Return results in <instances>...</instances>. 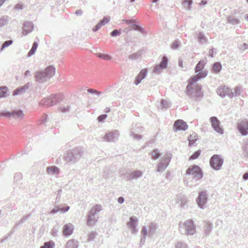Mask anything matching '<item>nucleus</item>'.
<instances>
[{
  "label": "nucleus",
  "instance_id": "1",
  "mask_svg": "<svg viewBox=\"0 0 248 248\" xmlns=\"http://www.w3.org/2000/svg\"><path fill=\"white\" fill-rule=\"evenodd\" d=\"M55 74V68L50 65L45 69L36 71L34 73V78L37 83H44L49 81Z\"/></svg>",
  "mask_w": 248,
  "mask_h": 248
},
{
  "label": "nucleus",
  "instance_id": "2",
  "mask_svg": "<svg viewBox=\"0 0 248 248\" xmlns=\"http://www.w3.org/2000/svg\"><path fill=\"white\" fill-rule=\"evenodd\" d=\"M84 154V150L80 147L73 149L68 151L64 156V159L66 161L75 164L78 162L82 157Z\"/></svg>",
  "mask_w": 248,
  "mask_h": 248
},
{
  "label": "nucleus",
  "instance_id": "3",
  "mask_svg": "<svg viewBox=\"0 0 248 248\" xmlns=\"http://www.w3.org/2000/svg\"><path fill=\"white\" fill-rule=\"evenodd\" d=\"M206 63V60H201L198 62L195 69V72L197 74L190 78V83H194L201 78H203L207 76L208 71L203 69Z\"/></svg>",
  "mask_w": 248,
  "mask_h": 248
},
{
  "label": "nucleus",
  "instance_id": "4",
  "mask_svg": "<svg viewBox=\"0 0 248 248\" xmlns=\"http://www.w3.org/2000/svg\"><path fill=\"white\" fill-rule=\"evenodd\" d=\"M179 231L181 234L193 235L195 232L196 226L192 219L186 220L183 224H179Z\"/></svg>",
  "mask_w": 248,
  "mask_h": 248
},
{
  "label": "nucleus",
  "instance_id": "5",
  "mask_svg": "<svg viewBox=\"0 0 248 248\" xmlns=\"http://www.w3.org/2000/svg\"><path fill=\"white\" fill-rule=\"evenodd\" d=\"M194 83H190V78L189 80L188 84L186 88V94L190 97L194 99L202 97L203 94L201 92L202 87L200 85L197 84L194 87H192Z\"/></svg>",
  "mask_w": 248,
  "mask_h": 248
},
{
  "label": "nucleus",
  "instance_id": "6",
  "mask_svg": "<svg viewBox=\"0 0 248 248\" xmlns=\"http://www.w3.org/2000/svg\"><path fill=\"white\" fill-rule=\"evenodd\" d=\"M102 206L100 204H96L93 206L87 215V224L89 226L94 225L98 221V217H95V215L102 210Z\"/></svg>",
  "mask_w": 248,
  "mask_h": 248
},
{
  "label": "nucleus",
  "instance_id": "7",
  "mask_svg": "<svg viewBox=\"0 0 248 248\" xmlns=\"http://www.w3.org/2000/svg\"><path fill=\"white\" fill-rule=\"evenodd\" d=\"M185 175H191L192 179L198 181L203 177V172L198 166L193 165L187 169Z\"/></svg>",
  "mask_w": 248,
  "mask_h": 248
},
{
  "label": "nucleus",
  "instance_id": "8",
  "mask_svg": "<svg viewBox=\"0 0 248 248\" xmlns=\"http://www.w3.org/2000/svg\"><path fill=\"white\" fill-rule=\"evenodd\" d=\"M223 163V159L218 155H214L210 159V166L216 170H220Z\"/></svg>",
  "mask_w": 248,
  "mask_h": 248
},
{
  "label": "nucleus",
  "instance_id": "9",
  "mask_svg": "<svg viewBox=\"0 0 248 248\" xmlns=\"http://www.w3.org/2000/svg\"><path fill=\"white\" fill-rule=\"evenodd\" d=\"M171 158L170 154H166L164 157L161 158L160 162L157 165L156 171L158 172H162L169 165Z\"/></svg>",
  "mask_w": 248,
  "mask_h": 248
},
{
  "label": "nucleus",
  "instance_id": "10",
  "mask_svg": "<svg viewBox=\"0 0 248 248\" xmlns=\"http://www.w3.org/2000/svg\"><path fill=\"white\" fill-rule=\"evenodd\" d=\"M24 116L23 112L21 109L14 110L12 112L1 111L0 112V117L4 116L6 117H12L15 119H22Z\"/></svg>",
  "mask_w": 248,
  "mask_h": 248
},
{
  "label": "nucleus",
  "instance_id": "11",
  "mask_svg": "<svg viewBox=\"0 0 248 248\" xmlns=\"http://www.w3.org/2000/svg\"><path fill=\"white\" fill-rule=\"evenodd\" d=\"M168 60L166 56L162 57L161 62L159 64L155 65L153 70V72L155 75L160 74L163 70L167 67Z\"/></svg>",
  "mask_w": 248,
  "mask_h": 248
},
{
  "label": "nucleus",
  "instance_id": "12",
  "mask_svg": "<svg viewBox=\"0 0 248 248\" xmlns=\"http://www.w3.org/2000/svg\"><path fill=\"white\" fill-rule=\"evenodd\" d=\"M208 197L206 191H202L199 193L198 196L196 199V202L200 208L204 209L205 208V205L207 202Z\"/></svg>",
  "mask_w": 248,
  "mask_h": 248
},
{
  "label": "nucleus",
  "instance_id": "13",
  "mask_svg": "<svg viewBox=\"0 0 248 248\" xmlns=\"http://www.w3.org/2000/svg\"><path fill=\"white\" fill-rule=\"evenodd\" d=\"M217 92V94L222 97H224L226 95L228 96L230 98H232L234 96V93L232 90L225 86L218 87Z\"/></svg>",
  "mask_w": 248,
  "mask_h": 248
},
{
  "label": "nucleus",
  "instance_id": "14",
  "mask_svg": "<svg viewBox=\"0 0 248 248\" xmlns=\"http://www.w3.org/2000/svg\"><path fill=\"white\" fill-rule=\"evenodd\" d=\"M212 128L220 134H223V129L220 127V122L217 117H211L210 119Z\"/></svg>",
  "mask_w": 248,
  "mask_h": 248
},
{
  "label": "nucleus",
  "instance_id": "15",
  "mask_svg": "<svg viewBox=\"0 0 248 248\" xmlns=\"http://www.w3.org/2000/svg\"><path fill=\"white\" fill-rule=\"evenodd\" d=\"M120 134L117 130L107 133L104 136V140L107 142H114L118 140Z\"/></svg>",
  "mask_w": 248,
  "mask_h": 248
},
{
  "label": "nucleus",
  "instance_id": "16",
  "mask_svg": "<svg viewBox=\"0 0 248 248\" xmlns=\"http://www.w3.org/2000/svg\"><path fill=\"white\" fill-rule=\"evenodd\" d=\"M173 128L175 132L180 130H186L188 128V125L182 120H176L173 125Z\"/></svg>",
  "mask_w": 248,
  "mask_h": 248
},
{
  "label": "nucleus",
  "instance_id": "17",
  "mask_svg": "<svg viewBox=\"0 0 248 248\" xmlns=\"http://www.w3.org/2000/svg\"><path fill=\"white\" fill-rule=\"evenodd\" d=\"M129 221L127 222V225L130 229L132 233H137L138 232L137 229L138 225V219L136 217H131L129 218Z\"/></svg>",
  "mask_w": 248,
  "mask_h": 248
},
{
  "label": "nucleus",
  "instance_id": "18",
  "mask_svg": "<svg viewBox=\"0 0 248 248\" xmlns=\"http://www.w3.org/2000/svg\"><path fill=\"white\" fill-rule=\"evenodd\" d=\"M238 130L243 136H246L248 134V121L245 120L242 121L238 124Z\"/></svg>",
  "mask_w": 248,
  "mask_h": 248
},
{
  "label": "nucleus",
  "instance_id": "19",
  "mask_svg": "<svg viewBox=\"0 0 248 248\" xmlns=\"http://www.w3.org/2000/svg\"><path fill=\"white\" fill-rule=\"evenodd\" d=\"M33 29V24L31 21L25 22L22 27V34L26 35L31 32Z\"/></svg>",
  "mask_w": 248,
  "mask_h": 248
},
{
  "label": "nucleus",
  "instance_id": "20",
  "mask_svg": "<svg viewBox=\"0 0 248 248\" xmlns=\"http://www.w3.org/2000/svg\"><path fill=\"white\" fill-rule=\"evenodd\" d=\"M147 70L146 69H142L140 73L136 76L134 83L137 85L139 84L141 81L145 78L147 74Z\"/></svg>",
  "mask_w": 248,
  "mask_h": 248
},
{
  "label": "nucleus",
  "instance_id": "21",
  "mask_svg": "<svg viewBox=\"0 0 248 248\" xmlns=\"http://www.w3.org/2000/svg\"><path fill=\"white\" fill-rule=\"evenodd\" d=\"M147 227L149 229L148 237L152 238L158 228V225L156 223L152 222L148 224Z\"/></svg>",
  "mask_w": 248,
  "mask_h": 248
},
{
  "label": "nucleus",
  "instance_id": "22",
  "mask_svg": "<svg viewBox=\"0 0 248 248\" xmlns=\"http://www.w3.org/2000/svg\"><path fill=\"white\" fill-rule=\"evenodd\" d=\"M31 84L29 82L27 83L24 86L16 89L13 93V95L15 96L18 94H21L24 93L30 88Z\"/></svg>",
  "mask_w": 248,
  "mask_h": 248
},
{
  "label": "nucleus",
  "instance_id": "23",
  "mask_svg": "<svg viewBox=\"0 0 248 248\" xmlns=\"http://www.w3.org/2000/svg\"><path fill=\"white\" fill-rule=\"evenodd\" d=\"M74 226L71 223H67L63 226L62 232L64 236L70 235L73 232Z\"/></svg>",
  "mask_w": 248,
  "mask_h": 248
},
{
  "label": "nucleus",
  "instance_id": "24",
  "mask_svg": "<svg viewBox=\"0 0 248 248\" xmlns=\"http://www.w3.org/2000/svg\"><path fill=\"white\" fill-rule=\"evenodd\" d=\"M143 175V173L140 170H135L130 173L127 176V180H131L132 179H137L141 177Z\"/></svg>",
  "mask_w": 248,
  "mask_h": 248
},
{
  "label": "nucleus",
  "instance_id": "25",
  "mask_svg": "<svg viewBox=\"0 0 248 248\" xmlns=\"http://www.w3.org/2000/svg\"><path fill=\"white\" fill-rule=\"evenodd\" d=\"M50 101L53 104V106L57 104L62 100V96L59 94H51L50 95Z\"/></svg>",
  "mask_w": 248,
  "mask_h": 248
},
{
  "label": "nucleus",
  "instance_id": "26",
  "mask_svg": "<svg viewBox=\"0 0 248 248\" xmlns=\"http://www.w3.org/2000/svg\"><path fill=\"white\" fill-rule=\"evenodd\" d=\"M205 225L203 229L204 235L207 236L212 231L213 224L209 222H205Z\"/></svg>",
  "mask_w": 248,
  "mask_h": 248
},
{
  "label": "nucleus",
  "instance_id": "27",
  "mask_svg": "<svg viewBox=\"0 0 248 248\" xmlns=\"http://www.w3.org/2000/svg\"><path fill=\"white\" fill-rule=\"evenodd\" d=\"M196 37L198 39V42L200 44H205L208 41L207 38L204 36L203 33L202 32H199L196 34Z\"/></svg>",
  "mask_w": 248,
  "mask_h": 248
},
{
  "label": "nucleus",
  "instance_id": "28",
  "mask_svg": "<svg viewBox=\"0 0 248 248\" xmlns=\"http://www.w3.org/2000/svg\"><path fill=\"white\" fill-rule=\"evenodd\" d=\"M50 96L48 97L42 99L39 104L40 105L46 107H50L53 106V104L50 101Z\"/></svg>",
  "mask_w": 248,
  "mask_h": 248
},
{
  "label": "nucleus",
  "instance_id": "29",
  "mask_svg": "<svg viewBox=\"0 0 248 248\" xmlns=\"http://www.w3.org/2000/svg\"><path fill=\"white\" fill-rule=\"evenodd\" d=\"M78 242L74 240H70L67 241L65 248H78Z\"/></svg>",
  "mask_w": 248,
  "mask_h": 248
},
{
  "label": "nucleus",
  "instance_id": "30",
  "mask_svg": "<svg viewBox=\"0 0 248 248\" xmlns=\"http://www.w3.org/2000/svg\"><path fill=\"white\" fill-rule=\"evenodd\" d=\"M227 22L232 25H237L240 23L239 19L236 18L233 16H229L227 18Z\"/></svg>",
  "mask_w": 248,
  "mask_h": 248
},
{
  "label": "nucleus",
  "instance_id": "31",
  "mask_svg": "<svg viewBox=\"0 0 248 248\" xmlns=\"http://www.w3.org/2000/svg\"><path fill=\"white\" fill-rule=\"evenodd\" d=\"M46 171H47V172L49 174H57L59 172V170L58 168H57L56 166H53L47 167V169H46Z\"/></svg>",
  "mask_w": 248,
  "mask_h": 248
},
{
  "label": "nucleus",
  "instance_id": "32",
  "mask_svg": "<svg viewBox=\"0 0 248 248\" xmlns=\"http://www.w3.org/2000/svg\"><path fill=\"white\" fill-rule=\"evenodd\" d=\"M38 45V43H37L36 42H34L31 48V50L29 51V52L28 53V55H27L28 57H31L35 53V52L37 48Z\"/></svg>",
  "mask_w": 248,
  "mask_h": 248
},
{
  "label": "nucleus",
  "instance_id": "33",
  "mask_svg": "<svg viewBox=\"0 0 248 248\" xmlns=\"http://www.w3.org/2000/svg\"><path fill=\"white\" fill-rule=\"evenodd\" d=\"M9 21V17L7 16H2L0 19V27L6 25Z\"/></svg>",
  "mask_w": 248,
  "mask_h": 248
},
{
  "label": "nucleus",
  "instance_id": "34",
  "mask_svg": "<svg viewBox=\"0 0 248 248\" xmlns=\"http://www.w3.org/2000/svg\"><path fill=\"white\" fill-rule=\"evenodd\" d=\"M242 150L244 155L248 158V140L244 141L242 146Z\"/></svg>",
  "mask_w": 248,
  "mask_h": 248
},
{
  "label": "nucleus",
  "instance_id": "35",
  "mask_svg": "<svg viewBox=\"0 0 248 248\" xmlns=\"http://www.w3.org/2000/svg\"><path fill=\"white\" fill-rule=\"evenodd\" d=\"M152 159L156 160L160 157L161 154L157 149L154 150L151 153Z\"/></svg>",
  "mask_w": 248,
  "mask_h": 248
},
{
  "label": "nucleus",
  "instance_id": "36",
  "mask_svg": "<svg viewBox=\"0 0 248 248\" xmlns=\"http://www.w3.org/2000/svg\"><path fill=\"white\" fill-rule=\"evenodd\" d=\"M58 109L59 111H61L62 113H68L70 111V106L69 105H67L66 106L62 105L59 107Z\"/></svg>",
  "mask_w": 248,
  "mask_h": 248
},
{
  "label": "nucleus",
  "instance_id": "37",
  "mask_svg": "<svg viewBox=\"0 0 248 248\" xmlns=\"http://www.w3.org/2000/svg\"><path fill=\"white\" fill-rule=\"evenodd\" d=\"M222 66L219 62H215L213 65V70L215 73H218L221 70Z\"/></svg>",
  "mask_w": 248,
  "mask_h": 248
},
{
  "label": "nucleus",
  "instance_id": "38",
  "mask_svg": "<svg viewBox=\"0 0 248 248\" xmlns=\"http://www.w3.org/2000/svg\"><path fill=\"white\" fill-rule=\"evenodd\" d=\"M8 88L6 87H0V98L6 97Z\"/></svg>",
  "mask_w": 248,
  "mask_h": 248
},
{
  "label": "nucleus",
  "instance_id": "39",
  "mask_svg": "<svg viewBox=\"0 0 248 248\" xmlns=\"http://www.w3.org/2000/svg\"><path fill=\"white\" fill-rule=\"evenodd\" d=\"M141 54V52L140 51H139L135 53L129 55L128 58L132 60H135L138 59L140 57Z\"/></svg>",
  "mask_w": 248,
  "mask_h": 248
},
{
  "label": "nucleus",
  "instance_id": "40",
  "mask_svg": "<svg viewBox=\"0 0 248 248\" xmlns=\"http://www.w3.org/2000/svg\"><path fill=\"white\" fill-rule=\"evenodd\" d=\"M96 55L99 58L103 59L105 60H109L111 59V56L108 54L97 53L96 54Z\"/></svg>",
  "mask_w": 248,
  "mask_h": 248
},
{
  "label": "nucleus",
  "instance_id": "41",
  "mask_svg": "<svg viewBox=\"0 0 248 248\" xmlns=\"http://www.w3.org/2000/svg\"><path fill=\"white\" fill-rule=\"evenodd\" d=\"M192 3L191 0H185L183 2V5L186 10H190Z\"/></svg>",
  "mask_w": 248,
  "mask_h": 248
},
{
  "label": "nucleus",
  "instance_id": "42",
  "mask_svg": "<svg viewBox=\"0 0 248 248\" xmlns=\"http://www.w3.org/2000/svg\"><path fill=\"white\" fill-rule=\"evenodd\" d=\"M54 243L52 241L45 242L40 248H54Z\"/></svg>",
  "mask_w": 248,
  "mask_h": 248
},
{
  "label": "nucleus",
  "instance_id": "43",
  "mask_svg": "<svg viewBox=\"0 0 248 248\" xmlns=\"http://www.w3.org/2000/svg\"><path fill=\"white\" fill-rule=\"evenodd\" d=\"M201 151L199 150L194 152L189 157V160H193L197 159L201 155Z\"/></svg>",
  "mask_w": 248,
  "mask_h": 248
},
{
  "label": "nucleus",
  "instance_id": "44",
  "mask_svg": "<svg viewBox=\"0 0 248 248\" xmlns=\"http://www.w3.org/2000/svg\"><path fill=\"white\" fill-rule=\"evenodd\" d=\"M170 103L168 101L164 100L162 99L160 103V107L163 108H169Z\"/></svg>",
  "mask_w": 248,
  "mask_h": 248
},
{
  "label": "nucleus",
  "instance_id": "45",
  "mask_svg": "<svg viewBox=\"0 0 248 248\" xmlns=\"http://www.w3.org/2000/svg\"><path fill=\"white\" fill-rule=\"evenodd\" d=\"M148 236V232L147 231V227L144 226L142 227L141 231V236L146 237Z\"/></svg>",
  "mask_w": 248,
  "mask_h": 248
},
{
  "label": "nucleus",
  "instance_id": "46",
  "mask_svg": "<svg viewBox=\"0 0 248 248\" xmlns=\"http://www.w3.org/2000/svg\"><path fill=\"white\" fill-rule=\"evenodd\" d=\"M13 43V41L11 40L5 41L2 45L0 50H2L4 48L9 46Z\"/></svg>",
  "mask_w": 248,
  "mask_h": 248
},
{
  "label": "nucleus",
  "instance_id": "47",
  "mask_svg": "<svg viewBox=\"0 0 248 248\" xmlns=\"http://www.w3.org/2000/svg\"><path fill=\"white\" fill-rule=\"evenodd\" d=\"M175 248H188V247L186 243L180 241L175 245Z\"/></svg>",
  "mask_w": 248,
  "mask_h": 248
},
{
  "label": "nucleus",
  "instance_id": "48",
  "mask_svg": "<svg viewBox=\"0 0 248 248\" xmlns=\"http://www.w3.org/2000/svg\"><path fill=\"white\" fill-rule=\"evenodd\" d=\"M30 216H31V215L29 214L28 215L23 216L20 219V220L18 221V222L17 223L16 225H20V224H22V223H23L30 217Z\"/></svg>",
  "mask_w": 248,
  "mask_h": 248
},
{
  "label": "nucleus",
  "instance_id": "49",
  "mask_svg": "<svg viewBox=\"0 0 248 248\" xmlns=\"http://www.w3.org/2000/svg\"><path fill=\"white\" fill-rule=\"evenodd\" d=\"M181 44V42L179 40H175L173 42L171 45V48L173 49H176L179 47Z\"/></svg>",
  "mask_w": 248,
  "mask_h": 248
},
{
  "label": "nucleus",
  "instance_id": "50",
  "mask_svg": "<svg viewBox=\"0 0 248 248\" xmlns=\"http://www.w3.org/2000/svg\"><path fill=\"white\" fill-rule=\"evenodd\" d=\"M122 31L121 30H114L110 33V35L112 37L120 35L121 34Z\"/></svg>",
  "mask_w": 248,
  "mask_h": 248
},
{
  "label": "nucleus",
  "instance_id": "51",
  "mask_svg": "<svg viewBox=\"0 0 248 248\" xmlns=\"http://www.w3.org/2000/svg\"><path fill=\"white\" fill-rule=\"evenodd\" d=\"M96 234H97V233L95 232H91L89 235L88 241H91L93 240L96 237Z\"/></svg>",
  "mask_w": 248,
  "mask_h": 248
},
{
  "label": "nucleus",
  "instance_id": "52",
  "mask_svg": "<svg viewBox=\"0 0 248 248\" xmlns=\"http://www.w3.org/2000/svg\"><path fill=\"white\" fill-rule=\"evenodd\" d=\"M130 136L133 137V138L136 140H140L141 139V136L139 134H135L134 132L133 131H130Z\"/></svg>",
  "mask_w": 248,
  "mask_h": 248
},
{
  "label": "nucleus",
  "instance_id": "53",
  "mask_svg": "<svg viewBox=\"0 0 248 248\" xmlns=\"http://www.w3.org/2000/svg\"><path fill=\"white\" fill-rule=\"evenodd\" d=\"M70 209V207L68 205H66L63 207H61L59 206V209H60L59 211H61L62 213H66Z\"/></svg>",
  "mask_w": 248,
  "mask_h": 248
},
{
  "label": "nucleus",
  "instance_id": "54",
  "mask_svg": "<svg viewBox=\"0 0 248 248\" xmlns=\"http://www.w3.org/2000/svg\"><path fill=\"white\" fill-rule=\"evenodd\" d=\"M133 26H134L133 30L135 31H139L141 32H143V29L140 26L136 25L135 23H133Z\"/></svg>",
  "mask_w": 248,
  "mask_h": 248
},
{
  "label": "nucleus",
  "instance_id": "55",
  "mask_svg": "<svg viewBox=\"0 0 248 248\" xmlns=\"http://www.w3.org/2000/svg\"><path fill=\"white\" fill-rule=\"evenodd\" d=\"M58 230H59L58 228H56V227H53L51 230V234L53 236H56L57 235V233L59 232Z\"/></svg>",
  "mask_w": 248,
  "mask_h": 248
},
{
  "label": "nucleus",
  "instance_id": "56",
  "mask_svg": "<svg viewBox=\"0 0 248 248\" xmlns=\"http://www.w3.org/2000/svg\"><path fill=\"white\" fill-rule=\"evenodd\" d=\"M109 21V18L108 17H104L102 20H101L99 22L103 26L105 25L106 23H108Z\"/></svg>",
  "mask_w": 248,
  "mask_h": 248
},
{
  "label": "nucleus",
  "instance_id": "57",
  "mask_svg": "<svg viewBox=\"0 0 248 248\" xmlns=\"http://www.w3.org/2000/svg\"><path fill=\"white\" fill-rule=\"evenodd\" d=\"M88 92L92 93V94H96L97 95H100L101 94V92H98L95 90L90 89L87 90Z\"/></svg>",
  "mask_w": 248,
  "mask_h": 248
},
{
  "label": "nucleus",
  "instance_id": "58",
  "mask_svg": "<svg viewBox=\"0 0 248 248\" xmlns=\"http://www.w3.org/2000/svg\"><path fill=\"white\" fill-rule=\"evenodd\" d=\"M22 178V174L20 172H17L15 174L14 179L16 180V181L19 180L21 179Z\"/></svg>",
  "mask_w": 248,
  "mask_h": 248
},
{
  "label": "nucleus",
  "instance_id": "59",
  "mask_svg": "<svg viewBox=\"0 0 248 248\" xmlns=\"http://www.w3.org/2000/svg\"><path fill=\"white\" fill-rule=\"evenodd\" d=\"M234 96L239 95L241 93V88L239 87H236L234 89V92H233Z\"/></svg>",
  "mask_w": 248,
  "mask_h": 248
},
{
  "label": "nucleus",
  "instance_id": "60",
  "mask_svg": "<svg viewBox=\"0 0 248 248\" xmlns=\"http://www.w3.org/2000/svg\"><path fill=\"white\" fill-rule=\"evenodd\" d=\"M107 116H108L107 114L101 115L98 117V120L99 122H103L105 119L107 118Z\"/></svg>",
  "mask_w": 248,
  "mask_h": 248
},
{
  "label": "nucleus",
  "instance_id": "61",
  "mask_svg": "<svg viewBox=\"0 0 248 248\" xmlns=\"http://www.w3.org/2000/svg\"><path fill=\"white\" fill-rule=\"evenodd\" d=\"M123 21L125 22L127 24H131L132 25L133 23H136V21L135 20L123 19Z\"/></svg>",
  "mask_w": 248,
  "mask_h": 248
},
{
  "label": "nucleus",
  "instance_id": "62",
  "mask_svg": "<svg viewBox=\"0 0 248 248\" xmlns=\"http://www.w3.org/2000/svg\"><path fill=\"white\" fill-rule=\"evenodd\" d=\"M102 26V25L101 24V23L99 22L95 26V27L93 29V31H96L99 29L101 28V27Z\"/></svg>",
  "mask_w": 248,
  "mask_h": 248
},
{
  "label": "nucleus",
  "instance_id": "63",
  "mask_svg": "<svg viewBox=\"0 0 248 248\" xmlns=\"http://www.w3.org/2000/svg\"><path fill=\"white\" fill-rule=\"evenodd\" d=\"M239 48L241 50L248 49V45L246 43H244L243 44L240 46Z\"/></svg>",
  "mask_w": 248,
  "mask_h": 248
},
{
  "label": "nucleus",
  "instance_id": "64",
  "mask_svg": "<svg viewBox=\"0 0 248 248\" xmlns=\"http://www.w3.org/2000/svg\"><path fill=\"white\" fill-rule=\"evenodd\" d=\"M15 9L16 10H22L23 9V5L22 4L18 3L15 6Z\"/></svg>",
  "mask_w": 248,
  "mask_h": 248
}]
</instances>
